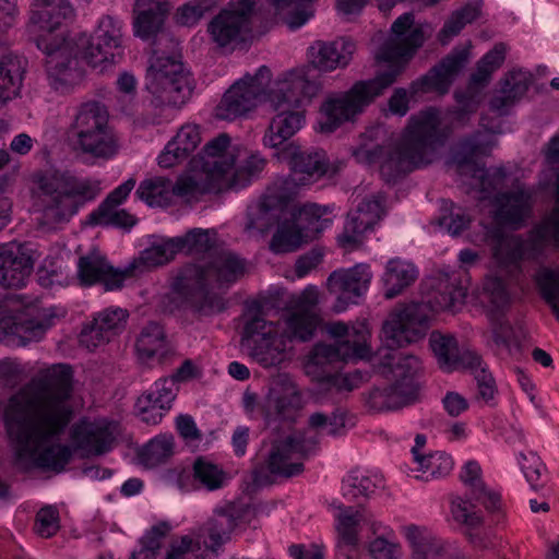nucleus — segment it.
Wrapping results in <instances>:
<instances>
[{"label":"nucleus","mask_w":559,"mask_h":559,"mask_svg":"<svg viewBox=\"0 0 559 559\" xmlns=\"http://www.w3.org/2000/svg\"><path fill=\"white\" fill-rule=\"evenodd\" d=\"M429 344L440 368L447 371L455 370V358L459 353L456 340L452 335L432 332Z\"/></svg>","instance_id":"nucleus-58"},{"label":"nucleus","mask_w":559,"mask_h":559,"mask_svg":"<svg viewBox=\"0 0 559 559\" xmlns=\"http://www.w3.org/2000/svg\"><path fill=\"white\" fill-rule=\"evenodd\" d=\"M265 163L259 154L230 145L227 133L209 141L193 159L194 168L205 175L207 189L243 188L263 170Z\"/></svg>","instance_id":"nucleus-7"},{"label":"nucleus","mask_w":559,"mask_h":559,"mask_svg":"<svg viewBox=\"0 0 559 559\" xmlns=\"http://www.w3.org/2000/svg\"><path fill=\"white\" fill-rule=\"evenodd\" d=\"M546 159L555 168L556 173V204L552 212L546 218V226L540 231L550 230L552 237L555 236L559 240V133L549 141Z\"/></svg>","instance_id":"nucleus-59"},{"label":"nucleus","mask_w":559,"mask_h":559,"mask_svg":"<svg viewBox=\"0 0 559 559\" xmlns=\"http://www.w3.org/2000/svg\"><path fill=\"white\" fill-rule=\"evenodd\" d=\"M301 406V393L292 377L287 373L274 376L270 381L269 393L261 405L265 419H293Z\"/></svg>","instance_id":"nucleus-20"},{"label":"nucleus","mask_w":559,"mask_h":559,"mask_svg":"<svg viewBox=\"0 0 559 559\" xmlns=\"http://www.w3.org/2000/svg\"><path fill=\"white\" fill-rule=\"evenodd\" d=\"M44 330L40 322L22 316L3 317L0 319V342L11 347L25 346L32 340L38 338Z\"/></svg>","instance_id":"nucleus-38"},{"label":"nucleus","mask_w":559,"mask_h":559,"mask_svg":"<svg viewBox=\"0 0 559 559\" xmlns=\"http://www.w3.org/2000/svg\"><path fill=\"white\" fill-rule=\"evenodd\" d=\"M355 49V43L346 37L332 41L317 40L309 48V67L321 72L346 68Z\"/></svg>","instance_id":"nucleus-26"},{"label":"nucleus","mask_w":559,"mask_h":559,"mask_svg":"<svg viewBox=\"0 0 559 559\" xmlns=\"http://www.w3.org/2000/svg\"><path fill=\"white\" fill-rule=\"evenodd\" d=\"M444 145L438 110L430 108L411 117L400 141L391 148L380 145L355 153L368 164L380 162V173L386 182H395L417 168L433 163Z\"/></svg>","instance_id":"nucleus-4"},{"label":"nucleus","mask_w":559,"mask_h":559,"mask_svg":"<svg viewBox=\"0 0 559 559\" xmlns=\"http://www.w3.org/2000/svg\"><path fill=\"white\" fill-rule=\"evenodd\" d=\"M193 478L207 490H216L223 487L226 474L216 464L200 456L193 463Z\"/></svg>","instance_id":"nucleus-60"},{"label":"nucleus","mask_w":559,"mask_h":559,"mask_svg":"<svg viewBox=\"0 0 559 559\" xmlns=\"http://www.w3.org/2000/svg\"><path fill=\"white\" fill-rule=\"evenodd\" d=\"M497 217L504 224H519L528 215L532 194L522 187L501 193L496 199Z\"/></svg>","instance_id":"nucleus-39"},{"label":"nucleus","mask_w":559,"mask_h":559,"mask_svg":"<svg viewBox=\"0 0 559 559\" xmlns=\"http://www.w3.org/2000/svg\"><path fill=\"white\" fill-rule=\"evenodd\" d=\"M336 518V531L338 535L337 550L352 552L358 545V530L362 514L352 507H338Z\"/></svg>","instance_id":"nucleus-48"},{"label":"nucleus","mask_w":559,"mask_h":559,"mask_svg":"<svg viewBox=\"0 0 559 559\" xmlns=\"http://www.w3.org/2000/svg\"><path fill=\"white\" fill-rule=\"evenodd\" d=\"M219 3L221 0H190L177 10V22L183 26H193Z\"/></svg>","instance_id":"nucleus-62"},{"label":"nucleus","mask_w":559,"mask_h":559,"mask_svg":"<svg viewBox=\"0 0 559 559\" xmlns=\"http://www.w3.org/2000/svg\"><path fill=\"white\" fill-rule=\"evenodd\" d=\"M167 2L158 0H136L134 5V35L143 40H154L157 36L168 37L164 34V25L168 15Z\"/></svg>","instance_id":"nucleus-31"},{"label":"nucleus","mask_w":559,"mask_h":559,"mask_svg":"<svg viewBox=\"0 0 559 559\" xmlns=\"http://www.w3.org/2000/svg\"><path fill=\"white\" fill-rule=\"evenodd\" d=\"M78 144L83 153L105 160L119 151L118 140L107 126L78 139Z\"/></svg>","instance_id":"nucleus-44"},{"label":"nucleus","mask_w":559,"mask_h":559,"mask_svg":"<svg viewBox=\"0 0 559 559\" xmlns=\"http://www.w3.org/2000/svg\"><path fill=\"white\" fill-rule=\"evenodd\" d=\"M416 267L401 259H391L385 266L382 276L383 285L385 287L384 297L393 299L411 286L417 278Z\"/></svg>","instance_id":"nucleus-42"},{"label":"nucleus","mask_w":559,"mask_h":559,"mask_svg":"<svg viewBox=\"0 0 559 559\" xmlns=\"http://www.w3.org/2000/svg\"><path fill=\"white\" fill-rule=\"evenodd\" d=\"M177 237L164 240L158 243L152 245L150 248L143 250L139 259L134 260L131 264H136L133 270V275L143 272L145 267H155L163 265L175 258L180 252L179 243L176 242Z\"/></svg>","instance_id":"nucleus-50"},{"label":"nucleus","mask_w":559,"mask_h":559,"mask_svg":"<svg viewBox=\"0 0 559 559\" xmlns=\"http://www.w3.org/2000/svg\"><path fill=\"white\" fill-rule=\"evenodd\" d=\"M318 292L314 288L305 289L294 302V312L287 322L289 338L300 342L309 341L320 323L317 312Z\"/></svg>","instance_id":"nucleus-28"},{"label":"nucleus","mask_w":559,"mask_h":559,"mask_svg":"<svg viewBox=\"0 0 559 559\" xmlns=\"http://www.w3.org/2000/svg\"><path fill=\"white\" fill-rule=\"evenodd\" d=\"M33 5L27 32L46 53V70L56 83L73 85L81 81L80 57L93 68L116 63L121 58V26L111 16L103 17L91 36L59 39L51 34L73 17L69 0H34Z\"/></svg>","instance_id":"nucleus-2"},{"label":"nucleus","mask_w":559,"mask_h":559,"mask_svg":"<svg viewBox=\"0 0 559 559\" xmlns=\"http://www.w3.org/2000/svg\"><path fill=\"white\" fill-rule=\"evenodd\" d=\"M246 508L234 502L216 508L212 518L205 523L201 531L210 538L205 546L215 550L230 538V534L243 518Z\"/></svg>","instance_id":"nucleus-32"},{"label":"nucleus","mask_w":559,"mask_h":559,"mask_svg":"<svg viewBox=\"0 0 559 559\" xmlns=\"http://www.w3.org/2000/svg\"><path fill=\"white\" fill-rule=\"evenodd\" d=\"M489 152V145L478 142L476 138H469L462 143V152L455 155L457 171L462 175L471 171L484 198L497 190L506 177L501 169L489 171L473 160L475 155H487Z\"/></svg>","instance_id":"nucleus-22"},{"label":"nucleus","mask_w":559,"mask_h":559,"mask_svg":"<svg viewBox=\"0 0 559 559\" xmlns=\"http://www.w3.org/2000/svg\"><path fill=\"white\" fill-rule=\"evenodd\" d=\"M369 346L361 342L335 341L333 344H317L305 365L306 373L316 382L318 399L337 400L352 392L362 381L360 372L341 373L337 364L350 359H364L369 355Z\"/></svg>","instance_id":"nucleus-8"},{"label":"nucleus","mask_w":559,"mask_h":559,"mask_svg":"<svg viewBox=\"0 0 559 559\" xmlns=\"http://www.w3.org/2000/svg\"><path fill=\"white\" fill-rule=\"evenodd\" d=\"M135 347L141 359L156 357L160 364L171 353L165 331L157 322H150L141 330Z\"/></svg>","instance_id":"nucleus-40"},{"label":"nucleus","mask_w":559,"mask_h":559,"mask_svg":"<svg viewBox=\"0 0 559 559\" xmlns=\"http://www.w3.org/2000/svg\"><path fill=\"white\" fill-rule=\"evenodd\" d=\"M246 230L266 233L280 219V209L274 205L272 198H264L259 204L248 210Z\"/></svg>","instance_id":"nucleus-53"},{"label":"nucleus","mask_w":559,"mask_h":559,"mask_svg":"<svg viewBox=\"0 0 559 559\" xmlns=\"http://www.w3.org/2000/svg\"><path fill=\"white\" fill-rule=\"evenodd\" d=\"M385 215V195L381 192L362 199L357 207L347 214L343 233L338 235L340 247L352 251L364 242V234L373 229Z\"/></svg>","instance_id":"nucleus-18"},{"label":"nucleus","mask_w":559,"mask_h":559,"mask_svg":"<svg viewBox=\"0 0 559 559\" xmlns=\"http://www.w3.org/2000/svg\"><path fill=\"white\" fill-rule=\"evenodd\" d=\"M383 365L390 368L393 385L402 396L415 397L418 391L417 378L421 369L419 358L411 353L394 352L383 357Z\"/></svg>","instance_id":"nucleus-30"},{"label":"nucleus","mask_w":559,"mask_h":559,"mask_svg":"<svg viewBox=\"0 0 559 559\" xmlns=\"http://www.w3.org/2000/svg\"><path fill=\"white\" fill-rule=\"evenodd\" d=\"M147 86L163 103L183 104L192 93L189 73L176 56L158 55L155 49L147 69Z\"/></svg>","instance_id":"nucleus-11"},{"label":"nucleus","mask_w":559,"mask_h":559,"mask_svg":"<svg viewBox=\"0 0 559 559\" xmlns=\"http://www.w3.org/2000/svg\"><path fill=\"white\" fill-rule=\"evenodd\" d=\"M34 206L40 213L43 226L68 223L78 210L100 192L99 181L81 179L68 173L36 174Z\"/></svg>","instance_id":"nucleus-6"},{"label":"nucleus","mask_w":559,"mask_h":559,"mask_svg":"<svg viewBox=\"0 0 559 559\" xmlns=\"http://www.w3.org/2000/svg\"><path fill=\"white\" fill-rule=\"evenodd\" d=\"M136 219L126 210H117V206H106V214H98V209L88 215L91 225L115 226L130 228Z\"/></svg>","instance_id":"nucleus-64"},{"label":"nucleus","mask_w":559,"mask_h":559,"mask_svg":"<svg viewBox=\"0 0 559 559\" xmlns=\"http://www.w3.org/2000/svg\"><path fill=\"white\" fill-rule=\"evenodd\" d=\"M325 211L317 204L304 205L296 215L293 223L298 226L307 240L314 238L326 226L328 221L322 219Z\"/></svg>","instance_id":"nucleus-57"},{"label":"nucleus","mask_w":559,"mask_h":559,"mask_svg":"<svg viewBox=\"0 0 559 559\" xmlns=\"http://www.w3.org/2000/svg\"><path fill=\"white\" fill-rule=\"evenodd\" d=\"M372 276L370 265L366 263L333 271L328 277L326 285L329 292L336 297L334 310L341 312L348 305L357 304L368 290Z\"/></svg>","instance_id":"nucleus-19"},{"label":"nucleus","mask_w":559,"mask_h":559,"mask_svg":"<svg viewBox=\"0 0 559 559\" xmlns=\"http://www.w3.org/2000/svg\"><path fill=\"white\" fill-rule=\"evenodd\" d=\"M72 377L70 366L53 365L9 400L4 424L16 461L61 472L71 460V448L58 441L74 414Z\"/></svg>","instance_id":"nucleus-1"},{"label":"nucleus","mask_w":559,"mask_h":559,"mask_svg":"<svg viewBox=\"0 0 559 559\" xmlns=\"http://www.w3.org/2000/svg\"><path fill=\"white\" fill-rule=\"evenodd\" d=\"M200 142L199 126L190 123L182 126L159 155V166L169 168L182 162L198 147Z\"/></svg>","instance_id":"nucleus-37"},{"label":"nucleus","mask_w":559,"mask_h":559,"mask_svg":"<svg viewBox=\"0 0 559 559\" xmlns=\"http://www.w3.org/2000/svg\"><path fill=\"white\" fill-rule=\"evenodd\" d=\"M402 67L390 66L374 78L355 82L346 92L330 96L321 106L320 127L323 132H333L342 123L352 121L371 105L397 80Z\"/></svg>","instance_id":"nucleus-9"},{"label":"nucleus","mask_w":559,"mask_h":559,"mask_svg":"<svg viewBox=\"0 0 559 559\" xmlns=\"http://www.w3.org/2000/svg\"><path fill=\"white\" fill-rule=\"evenodd\" d=\"M481 468L476 461H468L461 473V480L471 488L472 498L480 503L489 511L499 508L500 496L496 492L487 490L481 480Z\"/></svg>","instance_id":"nucleus-46"},{"label":"nucleus","mask_w":559,"mask_h":559,"mask_svg":"<svg viewBox=\"0 0 559 559\" xmlns=\"http://www.w3.org/2000/svg\"><path fill=\"white\" fill-rule=\"evenodd\" d=\"M25 67L26 60L16 55L7 53L0 58V103L19 95Z\"/></svg>","instance_id":"nucleus-41"},{"label":"nucleus","mask_w":559,"mask_h":559,"mask_svg":"<svg viewBox=\"0 0 559 559\" xmlns=\"http://www.w3.org/2000/svg\"><path fill=\"white\" fill-rule=\"evenodd\" d=\"M34 269L32 249L24 243L0 245V285L4 288L25 286Z\"/></svg>","instance_id":"nucleus-23"},{"label":"nucleus","mask_w":559,"mask_h":559,"mask_svg":"<svg viewBox=\"0 0 559 559\" xmlns=\"http://www.w3.org/2000/svg\"><path fill=\"white\" fill-rule=\"evenodd\" d=\"M306 454L305 440L288 436L284 440L275 441L266 460V466L271 474L292 477L302 472V463H290L294 455Z\"/></svg>","instance_id":"nucleus-33"},{"label":"nucleus","mask_w":559,"mask_h":559,"mask_svg":"<svg viewBox=\"0 0 559 559\" xmlns=\"http://www.w3.org/2000/svg\"><path fill=\"white\" fill-rule=\"evenodd\" d=\"M411 399L402 396L397 393V389L393 384L383 389L376 388L370 391L367 404L377 412L396 409L408 403Z\"/></svg>","instance_id":"nucleus-61"},{"label":"nucleus","mask_w":559,"mask_h":559,"mask_svg":"<svg viewBox=\"0 0 559 559\" xmlns=\"http://www.w3.org/2000/svg\"><path fill=\"white\" fill-rule=\"evenodd\" d=\"M546 226V219L537 226L532 233L527 241L523 242L519 239H507L499 236L492 248V257L497 265L510 275L515 277L521 273V262L524 257L536 259L539 257L548 245L559 248V240L550 230L540 231Z\"/></svg>","instance_id":"nucleus-13"},{"label":"nucleus","mask_w":559,"mask_h":559,"mask_svg":"<svg viewBox=\"0 0 559 559\" xmlns=\"http://www.w3.org/2000/svg\"><path fill=\"white\" fill-rule=\"evenodd\" d=\"M129 312L116 307L107 308L97 313L80 333V343L88 349H94L108 343L111 337L120 332L127 322Z\"/></svg>","instance_id":"nucleus-27"},{"label":"nucleus","mask_w":559,"mask_h":559,"mask_svg":"<svg viewBox=\"0 0 559 559\" xmlns=\"http://www.w3.org/2000/svg\"><path fill=\"white\" fill-rule=\"evenodd\" d=\"M108 112L106 107L98 102H87L80 106L73 122L71 131L80 139L107 126Z\"/></svg>","instance_id":"nucleus-43"},{"label":"nucleus","mask_w":559,"mask_h":559,"mask_svg":"<svg viewBox=\"0 0 559 559\" xmlns=\"http://www.w3.org/2000/svg\"><path fill=\"white\" fill-rule=\"evenodd\" d=\"M180 251L190 254L206 253L201 263L185 265L173 284L177 307L210 313L224 310L222 298L212 289L228 288L245 275L246 262L229 250L217 248L214 229L192 228L177 237Z\"/></svg>","instance_id":"nucleus-3"},{"label":"nucleus","mask_w":559,"mask_h":559,"mask_svg":"<svg viewBox=\"0 0 559 559\" xmlns=\"http://www.w3.org/2000/svg\"><path fill=\"white\" fill-rule=\"evenodd\" d=\"M271 81V71L261 67L254 76H245L236 82L224 95L216 107V117L234 120L252 110L262 99H266V87Z\"/></svg>","instance_id":"nucleus-14"},{"label":"nucleus","mask_w":559,"mask_h":559,"mask_svg":"<svg viewBox=\"0 0 559 559\" xmlns=\"http://www.w3.org/2000/svg\"><path fill=\"white\" fill-rule=\"evenodd\" d=\"M177 383L174 379L165 378L155 383V390L143 393L136 402V406L147 424H157L163 417V411L171 407L175 400Z\"/></svg>","instance_id":"nucleus-35"},{"label":"nucleus","mask_w":559,"mask_h":559,"mask_svg":"<svg viewBox=\"0 0 559 559\" xmlns=\"http://www.w3.org/2000/svg\"><path fill=\"white\" fill-rule=\"evenodd\" d=\"M532 83V74L523 70H512L500 81V90L490 99L492 111L506 115L528 90Z\"/></svg>","instance_id":"nucleus-36"},{"label":"nucleus","mask_w":559,"mask_h":559,"mask_svg":"<svg viewBox=\"0 0 559 559\" xmlns=\"http://www.w3.org/2000/svg\"><path fill=\"white\" fill-rule=\"evenodd\" d=\"M469 51L467 48H454L437 66H435L413 86H420L423 92L435 90L441 93L448 92L455 76L462 71L468 61Z\"/></svg>","instance_id":"nucleus-29"},{"label":"nucleus","mask_w":559,"mask_h":559,"mask_svg":"<svg viewBox=\"0 0 559 559\" xmlns=\"http://www.w3.org/2000/svg\"><path fill=\"white\" fill-rule=\"evenodd\" d=\"M451 515L454 522L465 527L466 536L474 546L483 547V539L478 534L472 531L483 525L484 519L481 512L468 500L454 496L451 498Z\"/></svg>","instance_id":"nucleus-45"},{"label":"nucleus","mask_w":559,"mask_h":559,"mask_svg":"<svg viewBox=\"0 0 559 559\" xmlns=\"http://www.w3.org/2000/svg\"><path fill=\"white\" fill-rule=\"evenodd\" d=\"M280 334L273 322L255 313L245 325L241 345L249 356L261 366L269 368L280 365L286 356L287 341L294 338Z\"/></svg>","instance_id":"nucleus-12"},{"label":"nucleus","mask_w":559,"mask_h":559,"mask_svg":"<svg viewBox=\"0 0 559 559\" xmlns=\"http://www.w3.org/2000/svg\"><path fill=\"white\" fill-rule=\"evenodd\" d=\"M465 296V288L459 285L457 280L445 276L439 280L427 302L396 306L382 328L388 347H403L419 341L429 329L430 311H453Z\"/></svg>","instance_id":"nucleus-5"},{"label":"nucleus","mask_w":559,"mask_h":559,"mask_svg":"<svg viewBox=\"0 0 559 559\" xmlns=\"http://www.w3.org/2000/svg\"><path fill=\"white\" fill-rule=\"evenodd\" d=\"M173 181L165 177L143 180L136 189V195L150 206H167L171 203Z\"/></svg>","instance_id":"nucleus-51"},{"label":"nucleus","mask_w":559,"mask_h":559,"mask_svg":"<svg viewBox=\"0 0 559 559\" xmlns=\"http://www.w3.org/2000/svg\"><path fill=\"white\" fill-rule=\"evenodd\" d=\"M283 160L288 162L295 174H300L306 179H319L328 176L334 177L342 168L343 163L330 164L323 150H301L300 146L289 143L280 153Z\"/></svg>","instance_id":"nucleus-21"},{"label":"nucleus","mask_w":559,"mask_h":559,"mask_svg":"<svg viewBox=\"0 0 559 559\" xmlns=\"http://www.w3.org/2000/svg\"><path fill=\"white\" fill-rule=\"evenodd\" d=\"M534 282L539 296L559 321V266H539L534 274Z\"/></svg>","instance_id":"nucleus-49"},{"label":"nucleus","mask_w":559,"mask_h":559,"mask_svg":"<svg viewBox=\"0 0 559 559\" xmlns=\"http://www.w3.org/2000/svg\"><path fill=\"white\" fill-rule=\"evenodd\" d=\"M479 14L480 3L478 2L468 3L453 12L438 34L441 45H448L453 36H456L466 24L475 21Z\"/></svg>","instance_id":"nucleus-54"},{"label":"nucleus","mask_w":559,"mask_h":559,"mask_svg":"<svg viewBox=\"0 0 559 559\" xmlns=\"http://www.w3.org/2000/svg\"><path fill=\"white\" fill-rule=\"evenodd\" d=\"M507 47L499 43L493 46L478 62L476 71L472 73L464 92L455 93L459 104L457 120L475 112L484 98V90L488 86L492 73L498 70L506 59Z\"/></svg>","instance_id":"nucleus-17"},{"label":"nucleus","mask_w":559,"mask_h":559,"mask_svg":"<svg viewBox=\"0 0 559 559\" xmlns=\"http://www.w3.org/2000/svg\"><path fill=\"white\" fill-rule=\"evenodd\" d=\"M391 36L381 47V57L385 61H407L429 38L433 28L429 23L415 25V16L406 12L399 16L391 26Z\"/></svg>","instance_id":"nucleus-15"},{"label":"nucleus","mask_w":559,"mask_h":559,"mask_svg":"<svg viewBox=\"0 0 559 559\" xmlns=\"http://www.w3.org/2000/svg\"><path fill=\"white\" fill-rule=\"evenodd\" d=\"M71 440L84 455H102L111 449L114 426L105 419H81L71 428Z\"/></svg>","instance_id":"nucleus-25"},{"label":"nucleus","mask_w":559,"mask_h":559,"mask_svg":"<svg viewBox=\"0 0 559 559\" xmlns=\"http://www.w3.org/2000/svg\"><path fill=\"white\" fill-rule=\"evenodd\" d=\"M348 421V412L344 408H335L325 414L316 412L308 418V426L316 431H325L329 436H342Z\"/></svg>","instance_id":"nucleus-56"},{"label":"nucleus","mask_w":559,"mask_h":559,"mask_svg":"<svg viewBox=\"0 0 559 559\" xmlns=\"http://www.w3.org/2000/svg\"><path fill=\"white\" fill-rule=\"evenodd\" d=\"M404 533L413 548L412 559H438L443 556V543L425 530L409 525L404 527Z\"/></svg>","instance_id":"nucleus-47"},{"label":"nucleus","mask_w":559,"mask_h":559,"mask_svg":"<svg viewBox=\"0 0 559 559\" xmlns=\"http://www.w3.org/2000/svg\"><path fill=\"white\" fill-rule=\"evenodd\" d=\"M307 241L298 226L293 222L286 221L278 225L271 239L270 249L277 254L293 252Z\"/></svg>","instance_id":"nucleus-55"},{"label":"nucleus","mask_w":559,"mask_h":559,"mask_svg":"<svg viewBox=\"0 0 559 559\" xmlns=\"http://www.w3.org/2000/svg\"><path fill=\"white\" fill-rule=\"evenodd\" d=\"M258 0H230L209 23L207 34L217 48L234 49L252 31Z\"/></svg>","instance_id":"nucleus-10"},{"label":"nucleus","mask_w":559,"mask_h":559,"mask_svg":"<svg viewBox=\"0 0 559 559\" xmlns=\"http://www.w3.org/2000/svg\"><path fill=\"white\" fill-rule=\"evenodd\" d=\"M270 106L277 114L272 118L263 142L266 146L277 147L301 129L305 115L304 110L297 107H282L278 104H270Z\"/></svg>","instance_id":"nucleus-34"},{"label":"nucleus","mask_w":559,"mask_h":559,"mask_svg":"<svg viewBox=\"0 0 559 559\" xmlns=\"http://www.w3.org/2000/svg\"><path fill=\"white\" fill-rule=\"evenodd\" d=\"M169 531L166 522L154 525L141 539V549L131 554V559H155L162 546V539Z\"/></svg>","instance_id":"nucleus-63"},{"label":"nucleus","mask_w":559,"mask_h":559,"mask_svg":"<svg viewBox=\"0 0 559 559\" xmlns=\"http://www.w3.org/2000/svg\"><path fill=\"white\" fill-rule=\"evenodd\" d=\"M321 83L310 67L295 68L280 76L267 91L266 100L280 106L300 108L318 95Z\"/></svg>","instance_id":"nucleus-16"},{"label":"nucleus","mask_w":559,"mask_h":559,"mask_svg":"<svg viewBox=\"0 0 559 559\" xmlns=\"http://www.w3.org/2000/svg\"><path fill=\"white\" fill-rule=\"evenodd\" d=\"M174 449V437L171 435H159L142 448L139 457L144 466L155 467L166 463L173 456Z\"/></svg>","instance_id":"nucleus-52"},{"label":"nucleus","mask_w":559,"mask_h":559,"mask_svg":"<svg viewBox=\"0 0 559 559\" xmlns=\"http://www.w3.org/2000/svg\"><path fill=\"white\" fill-rule=\"evenodd\" d=\"M78 275L82 284L102 283L106 290L120 289L127 277L133 276L136 264H130L124 270L114 269L106 258L98 252H90L79 259Z\"/></svg>","instance_id":"nucleus-24"}]
</instances>
